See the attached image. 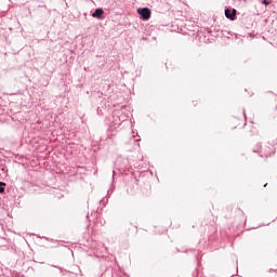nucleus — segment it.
I'll return each mask as SVG.
<instances>
[{"label":"nucleus","instance_id":"obj_4","mask_svg":"<svg viewBox=\"0 0 277 277\" xmlns=\"http://www.w3.org/2000/svg\"><path fill=\"white\" fill-rule=\"evenodd\" d=\"M5 183L0 182V194H4L5 193Z\"/></svg>","mask_w":277,"mask_h":277},{"label":"nucleus","instance_id":"obj_3","mask_svg":"<svg viewBox=\"0 0 277 277\" xmlns=\"http://www.w3.org/2000/svg\"><path fill=\"white\" fill-rule=\"evenodd\" d=\"M105 14V11L103 9H96L95 12L92 14L93 18H101Z\"/></svg>","mask_w":277,"mask_h":277},{"label":"nucleus","instance_id":"obj_5","mask_svg":"<svg viewBox=\"0 0 277 277\" xmlns=\"http://www.w3.org/2000/svg\"><path fill=\"white\" fill-rule=\"evenodd\" d=\"M262 3H263V5H269V3H272V2H269L267 0H263Z\"/></svg>","mask_w":277,"mask_h":277},{"label":"nucleus","instance_id":"obj_2","mask_svg":"<svg viewBox=\"0 0 277 277\" xmlns=\"http://www.w3.org/2000/svg\"><path fill=\"white\" fill-rule=\"evenodd\" d=\"M225 16H226V18H229V21H235V17L237 16V10H235V9L225 10Z\"/></svg>","mask_w":277,"mask_h":277},{"label":"nucleus","instance_id":"obj_1","mask_svg":"<svg viewBox=\"0 0 277 277\" xmlns=\"http://www.w3.org/2000/svg\"><path fill=\"white\" fill-rule=\"evenodd\" d=\"M137 14L142 16L143 21H148L150 18V9L148 8H143V9H137Z\"/></svg>","mask_w":277,"mask_h":277}]
</instances>
